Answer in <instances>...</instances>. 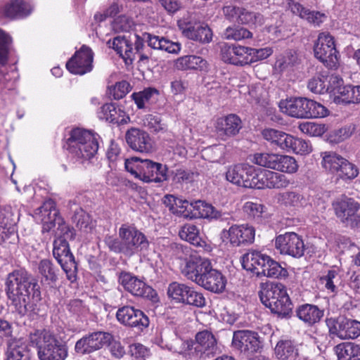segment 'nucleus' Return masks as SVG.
<instances>
[{
    "mask_svg": "<svg viewBox=\"0 0 360 360\" xmlns=\"http://www.w3.org/2000/svg\"><path fill=\"white\" fill-rule=\"evenodd\" d=\"M304 108V118L324 117L328 114V110L325 106L313 100L305 98Z\"/></svg>",
    "mask_w": 360,
    "mask_h": 360,
    "instance_id": "obj_39",
    "label": "nucleus"
},
{
    "mask_svg": "<svg viewBox=\"0 0 360 360\" xmlns=\"http://www.w3.org/2000/svg\"><path fill=\"white\" fill-rule=\"evenodd\" d=\"M36 212V219H40L42 225H63V219L58 215V212L55 207V202L52 200L44 202Z\"/></svg>",
    "mask_w": 360,
    "mask_h": 360,
    "instance_id": "obj_25",
    "label": "nucleus"
},
{
    "mask_svg": "<svg viewBox=\"0 0 360 360\" xmlns=\"http://www.w3.org/2000/svg\"><path fill=\"white\" fill-rule=\"evenodd\" d=\"M262 302L271 311L281 319H290L292 315L293 304L281 283L271 284L260 295Z\"/></svg>",
    "mask_w": 360,
    "mask_h": 360,
    "instance_id": "obj_6",
    "label": "nucleus"
},
{
    "mask_svg": "<svg viewBox=\"0 0 360 360\" xmlns=\"http://www.w3.org/2000/svg\"><path fill=\"white\" fill-rule=\"evenodd\" d=\"M191 210L192 202H190L186 200L179 199L172 213L184 219H191V213L190 212H191Z\"/></svg>",
    "mask_w": 360,
    "mask_h": 360,
    "instance_id": "obj_62",
    "label": "nucleus"
},
{
    "mask_svg": "<svg viewBox=\"0 0 360 360\" xmlns=\"http://www.w3.org/2000/svg\"><path fill=\"white\" fill-rule=\"evenodd\" d=\"M322 284L331 292H337L338 284L340 283V276L338 271L330 269L327 271L326 275L320 278Z\"/></svg>",
    "mask_w": 360,
    "mask_h": 360,
    "instance_id": "obj_46",
    "label": "nucleus"
},
{
    "mask_svg": "<svg viewBox=\"0 0 360 360\" xmlns=\"http://www.w3.org/2000/svg\"><path fill=\"white\" fill-rule=\"evenodd\" d=\"M275 247L281 254L300 257L304 255V245L303 240L295 232L279 235L275 240Z\"/></svg>",
    "mask_w": 360,
    "mask_h": 360,
    "instance_id": "obj_17",
    "label": "nucleus"
},
{
    "mask_svg": "<svg viewBox=\"0 0 360 360\" xmlns=\"http://www.w3.org/2000/svg\"><path fill=\"white\" fill-rule=\"evenodd\" d=\"M279 200L287 206L299 207L304 202L302 195L295 191H286L280 195Z\"/></svg>",
    "mask_w": 360,
    "mask_h": 360,
    "instance_id": "obj_52",
    "label": "nucleus"
},
{
    "mask_svg": "<svg viewBox=\"0 0 360 360\" xmlns=\"http://www.w3.org/2000/svg\"><path fill=\"white\" fill-rule=\"evenodd\" d=\"M199 22L195 16L188 14L179 19L177 25L183 35L190 39V34H193Z\"/></svg>",
    "mask_w": 360,
    "mask_h": 360,
    "instance_id": "obj_40",
    "label": "nucleus"
},
{
    "mask_svg": "<svg viewBox=\"0 0 360 360\" xmlns=\"http://www.w3.org/2000/svg\"><path fill=\"white\" fill-rule=\"evenodd\" d=\"M143 121L144 126L155 133H165L167 131V124L162 121L158 115H147Z\"/></svg>",
    "mask_w": 360,
    "mask_h": 360,
    "instance_id": "obj_45",
    "label": "nucleus"
},
{
    "mask_svg": "<svg viewBox=\"0 0 360 360\" xmlns=\"http://www.w3.org/2000/svg\"><path fill=\"white\" fill-rule=\"evenodd\" d=\"M29 341L37 348L40 360H65L68 357V345L47 328H34L30 332Z\"/></svg>",
    "mask_w": 360,
    "mask_h": 360,
    "instance_id": "obj_3",
    "label": "nucleus"
},
{
    "mask_svg": "<svg viewBox=\"0 0 360 360\" xmlns=\"http://www.w3.org/2000/svg\"><path fill=\"white\" fill-rule=\"evenodd\" d=\"M262 15L242 8L238 22L246 25H256L262 22Z\"/></svg>",
    "mask_w": 360,
    "mask_h": 360,
    "instance_id": "obj_58",
    "label": "nucleus"
},
{
    "mask_svg": "<svg viewBox=\"0 0 360 360\" xmlns=\"http://www.w3.org/2000/svg\"><path fill=\"white\" fill-rule=\"evenodd\" d=\"M129 146L139 153H148L153 150V141L149 134L139 129L131 128L125 135Z\"/></svg>",
    "mask_w": 360,
    "mask_h": 360,
    "instance_id": "obj_22",
    "label": "nucleus"
},
{
    "mask_svg": "<svg viewBox=\"0 0 360 360\" xmlns=\"http://www.w3.org/2000/svg\"><path fill=\"white\" fill-rule=\"evenodd\" d=\"M223 37L227 40L240 41L252 38V34L246 28L240 26H230L224 30Z\"/></svg>",
    "mask_w": 360,
    "mask_h": 360,
    "instance_id": "obj_42",
    "label": "nucleus"
},
{
    "mask_svg": "<svg viewBox=\"0 0 360 360\" xmlns=\"http://www.w3.org/2000/svg\"><path fill=\"white\" fill-rule=\"evenodd\" d=\"M240 226H230L229 230H223L221 233V238L223 242H229L233 245L238 246L240 245Z\"/></svg>",
    "mask_w": 360,
    "mask_h": 360,
    "instance_id": "obj_61",
    "label": "nucleus"
},
{
    "mask_svg": "<svg viewBox=\"0 0 360 360\" xmlns=\"http://www.w3.org/2000/svg\"><path fill=\"white\" fill-rule=\"evenodd\" d=\"M252 161L259 166L290 174L296 173L299 168L295 158L288 155L256 153L254 155Z\"/></svg>",
    "mask_w": 360,
    "mask_h": 360,
    "instance_id": "obj_8",
    "label": "nucleus"
},
{
    "mask_svg": "<svg viewBox=\"0 0 360 360\" xmlns=\"http://www.w3.org/2000/svg\"><path fill=\"white\" fill-rule=\"evenodd\" d=\"M100 120L111 123L123 124L126 122V113L115 103H110L102 105L98 111Z\"/></svg>",
    "mask_w": 360,
    "mask_h": 360,
    "instance_id": "obj_29",
    "label": "nucleus"
},
{
    "mask_svg": "<svg viewBox=\"0 0 360 360\" xmlns=\"http://www.w3.org/2000/svg\"><path fill=\"white\" fill-rule=\"evenodd\" d=\"M300 131L310 136H321L326 131L325 124H319L313 122H305L300 124Z\"/></svg>",
    "mask_w": 360,
    "mask_h": 360,
    "instance_id": "obj_49",
    "label": "nucleus"
},
{
    "mask_svg": "<svg viewBox=\"0 0 360 360\" xmlns=\"http://www.w3.org/2000/svg\"><path fill=\"white\" fill-rule=\"evenodd\" d=\"M179 236L182 239L195 246H201L202 242L197 226H181Z\"/></svg>",
    "mask_w": 360,
    "mask_h": 360,
    "instance_id": "obj_41",
    "label": "nucleus"
},
{
    "mask_svg": "<svg viewBox=\"0 0 360 360\" xmlns=\"http://www.w3.org/2000/svg\"><path fill=\"white\" fill-rule=\"evenodd\" d=\"M134 53L141 51L144 46L143 41L148 43V46L153 49L165 51L169 53H177L181 50V45L177 42H173L163 37H159L148 32L143 34V39L136 35Z\"/></svg>",
    "mask_w": 360,
    "mask_h": 360,
    "instance_id": "obj_15",
    "label": "nucleus"
},
{
    "mask_svg": "<svg viewBox=\"0 0 360 360\" xmlns=\"http://www.w3.org/2000/svg\"><path fill=\"white\" fill-rule=\"evenodd\" d=\"M191 219H207L209 220H219L220 222L231 224L233 221L232 217L229 213H221L211 204L203 200H195L192 202Z\"/></svg>",
    "mask_w": 360,
    "mask_h": 360,
    "instance_id": "obj_18",
    "label": "nucleus"
},
{
    "mask_svg": "<svg viewBox=\"0 0 360 360\" xmlns=\"http://www.w3.org/2000/svg\"><path fill=\"white\" fill-rule=\"evenodd\" d=\"M280 110L293 117L304 118L305 98H291L279 102Z\"/></svg>",
    "mask_w": 360,
    "mask_h": 360,
    "instance_id": "obj_30",
    "label": "nucleus"
},
{
    "mask_svg": "<svg viewBox=\"0 0 360 360\" xmlns=\"http://www.w3.org/2000/svg\"><path fill=\"white\" fill-rule=\"evenodd\" d=\"M134 26L133 20L125 15H121L114 19L112 27L115 32H129Z\"/></svg>",
    "mask_w": 360,
    "mask_h": 360,
    "instance_id": "obj_59",
    "label": "nucleus"
},
{
    "mask_svg": "<svg viewBox=\"0 0 360 360\" xmlns=\"http://www.w3.org/2000/svg\"><path fill=\"white\" fill-rule=\"evenodd\" d=\"M190 286L178 282L171 283L167 288V295L177 303L184 304Z\"/></svg>",
    "mask_w": 360,
    "mask_h": 360,
    "instance_id": "obj_38",
    "label": "nucleus"
},
{
    "mask_svg": "<svg viewBox=\"0 0 360 360\" xmlns=\"http://www.w3.org/2000/svg\"><path fill=\"white\" fill-rule=\"evenodd\" d=\"M326 324L332 338L340 340L355 339L360 336V321L344 316L327 318Z\"/></svg>",
    "mask_w": 360,
    "mask_h": 360,
    "instance_id": "obj_10",
    "label": "nucleus"
},
{
    "mask_svg": "<svg viewBox=\"0 0 360 360\" xmlns=\"http://www.w3.org/2000/svg\"><path fill=\"white\" fill-rule=\"evenodd\" d=\"M181 272L188 279L209 291L221 292L225 288V277L212 268L208 259L191 256L186 261Z\"/></svg>",
    "mask_w": 360,
    "mask_h": 360,
    "instance_id": "obj_2",
    "label": "nucleus"
},
{
    "mask_svg": "<svg viewBox=\"0 0 360 360\" xmlns=\"http://www.w3.org/2000/svg\"><path fill=\"white\" fill-rule=\"evenodd\" d=\"M125 169L143 182L160 183L167 179V167L148 159L131 158L124 162Z\"/></svg>",
    "mask_w": 360,
    "mask_h": 360,
    "instance_id": "obj_5",
    "label": "nucleus"
},
{
    "mask_svg": "<svg viewBox=\"0 0 360 360\" xmlns=\"http://www.w3.org/2000/svg\"><path fill=\"white\" fill-rule=\"evenodd\" d=\"M285 266V263L283 266L281 263L271 257L266 269H264V271H261V274L269 278L285 279L288 276V271Z\"/></svg>",
    "mask_w": 360,
    "mask_h": 360,
    "instance_id": "obj_36",
    "label": "nucleus"
},
{
    "mask_svg": "<svg viewBox=\"0 0 360 360\" xmlns=\"http://www.w3.org/2000/svg\"><path fill=\"white\" fill-rule=\"evenodd\" d=\"M190 39L202 44L210 43L212 39V32L207 25L200 21L193 34H190Z\"/></svg>",
    "mask_w": 360,
    "mask_h": 360,
    "instance_id": "obj_44",
    "label": "nucleus"
},
{
    "mask_svg": "<svg viewBox=\"0 0 360 360\" xmlns=\"http://www.w3.org/2000/svg\"><path fill=\"white\" fill-rule=\"evenodd\" d=\"M158 91L155 88H146L142 91L134 93L131 96L138 108L141 109L149 103L155 96L158 95Z\"/></svg>",
    "mask_w": 360,
    "mask_h": 360,
    "instance_id": "obj_43",
    "label": "nucleus"
},
{
    "mask_svg": "<svg viewBox=\"0 0 360 360\" xmlns=\"http://www.w3.org/2000/svg\"><path fill=\"white\" fill-rule=\"evenodd\" d=\"M98 136L97 134L82 128L71 130L67 140L70 158L79 164L92 158L98 149Z\"/></svg>",
    "mask_w": 360,
    "mask_h": 360,
    "instance_id": "obj_4",
    "label": "nucleus"
},
{
    "mask_svg": "<svg viewBox=\"0 0 360 360\" xmlns=\"http://www.w3.org/2000/svg\"><path fill=\"white\" fill-rule=\"evenodd\" d=\"M311 151L312 146L309 141L295 136L292 137L290 152L301 155H306L309 154Z\"/></svg>",
    "mask_w": 360,
    "mask_h": 360,
    "instance_id": "obj_54",
    "label": "nucleus"
},
{
    "mask_svg": "<svg viewBox=\"0 0 360 360\" xmlns=\"http://www.w3.org/2000/svg\"><path fill=\"white\" fill-rule=\"evenodd\" d=\"M117 320L122 325L143 330L149 326L148 317L140 309L129 305L120 307L116 312Z\"/></svg>",
    "mask_w": 360,
    "mask_h": 360,
    "instance_id": "obj_14",
    "label": "nucleus"
},
{
    "mask_svg": "<svg viewBox=\"0 0 360 360\" xmlns=\"http://www.w3.org/2000/svg\"><path fill=\"white\" fill-rule=\"evenodd\" d=\"M5 285L7 297L20 316L35 313L41 295L40 287L31 274L25 269H15L8 274Z\"/></svg>",
    "mask_w": 360,
    "mask_h": 360,
    "instance_id": "obj_1",
    "label": "nucleus"
},
{
    "mask_svg": "<svg viewBox=\"0 0 360 360\" xmlns=\"http://www.w3.org/2000/svg\"><path fill=\"white\" fill-rule=\"evenodd\" d=\"M32 9V6L23 0H11L5 5L4 12L8 18H23L30 15Z\"/></svg>",
    "mask_w": 360,
    "mask_h": 360,
    "instance_id": "obj_33",
    "label": "nucleus"
},
{
    "mask_svg": "<svg viewBox=\"0 0 360 360\" xmlns=\"http://www.w3.org/2000/svg\"><path fill=\"white\" fill-rule=\"evenodd\" d=\"M338 360H360V345L345 342L334 347Z\"/></svg>",
    "mask_w": 360,
    "mask_h": 360,
    "instance_id": "obj_34",
    "label": "nucleus"
},
{
    "mask_svg": "<svg viewBox=\"0 0 360 360\" xmlns=\"http://www.w3.org/2000/svg\"><path fill=\"white\" fill-rule=\"evenodd\" d=\"M207 61L200 56L187 55L175 60L174 66L179 70H204L207 68Z\"/></svg>",
    "mask_w": 360,
    "mask_h": 360,
    "instance_id": "obj_35",
    "label": "nucleus"
},
{
    "mask_svg": "<svg viewBox=\"0 0 360 360\" xmlns=\"http://www.w3.org/2000/svg\"><path fill=\"white\" fill-rule=\"evenodd\" d=\"M6 360H30L28 345L22 338H13L7 342Z\"/></svg>",
    "mask_w": 360,
    "mask_h": 360,
    "instance_id": "obj_26",
    "label": "nucleus"
},
{
    "mask_svg": "<svg viewBox=\"0 0 360 360\" xmlns=\"http://www.w3.org/2000/svg\"><path fill=\"white\" fill-rule=\"evenodd\" d=\"M275 355L280 360H295L299 356V349L291 340H280L274 349Z\"/></svg>",
    "mask_w": 360,
    "mask_h": 360,
    "instance_id": "obj_32",
    "label": "nucleus"
},
{
    "mask_svg": "<svg viewBox=\"0 0 360 360\" xmlns=\"http://www.w3.org/2000/svg\"><path fill=\"white\" fill-rule=\"evenodd\" d=\"M97 351L106 346L107 342L112 338V333L103 330H96L88 333Z\"/></svg>",
    "mask_w": 360,
    "mask_h": 360,
    "instance_id": "obj_56",
    "label": "nucleus"
},
{
    "mask_svg": "<svg viewBox=\"0 0 360 360\" xmlns=\"http://www.w3.org/2000/svg\"><path fill=\"white\" fill-rule=\"evenodd\" d=\"M11 37L4 30L0 29V65H5L7 63L10 46Z\"/></svg>",
    "mask_w": 360,
    "mask_h": 360,
    "instance_id": "obj_50",
    "label": "nucleus"
},
{
    "mask_svg": "<svg viewBox=\"0 0 360 360\" xmlns=\"http://www.w3.org/2000/svg\"><path fill=\"white\" fill-rule=\"evenodd\" d=\"M335 214L342 223L360 222V215L357 212L360 208L359 202L354 198L342 195L333 203Z\"/></svg>",
    "mask_w": 360,
    "mask_h": 360,
    "instance_id": "obj_16",
    "label": "nucleus"
},
{
    "mask_svg": "<svg viewBox=\"0 0 360 360\" xmlns=\"http://www.w3.org/2000/svg\"><path fill=\"white\" fill-rule=\"evenodd\" d=\"M118 283L126 291L134 296L141 297L153 302L158 300L156 291L147 285L143 280L131 272L125 271L120 272L118 274Z\"/></svg>",
    "mask_w": 360,
    "mask_h": 360,
    "instance_id": "obj_12",
    "label": "nucleus"
},
{
    "mask_svg": "<svg viewBox=\"0 0 360 360\" xmlns=\"http://www.w3.org/2000/svg\"><path fill=\"white\" fill-rule=\"evenodd\" d=\"M221 57L223 61L235 65H246L252 63L250 47L230 46L224 44L221 47Z\"/></svg>",
    "mask_w": 360,
    "mask_h": 360,
    "instance_id": "obj_20",
    "label": "nucleus"
},
{
    "mask_svg": "<svg viewBox=\"0 0 360 360\" xmlns=\"http://www.w3.org/2000/svg\"><path fill=\"white\" fill-rule=\"evenodd\" d=\"M53 255L58 262H61L62 259L72 255L68 241L56 238L53 241Z\"/></svg>",
    "mask_w": 360,
    "mask_h": 360,
    "instance_id": "obj_47",
    "label": "nucleus"
},
{
    "mask_svg": "<svg viewBox=\"0 0 360 360\" xmlns=\"http://www.w3.org/2000/svg\"><path fill=\"white\" fill-rule=\"evenodd\" d=\"M242 128V122L240 117L231 114L225 117L218 119L217 122V131L222 139L236 135Z\"/></svg>",
    "mask_w": 360,
    "mask_h": 360,
    "instance_id": "obj_24",
    "label": "nucleus"
},
{
    "mask_svg": "<svg viewBox=\"0 0 360 360\" xmlns=\"http://www.w3.org/2000/svg\"><path fill=\"white\" fill-rule=\"evenodd\" d=\"M119 236L127 252L142 250L148 246L146 237L134 226H122L119 231Z\"/></svg>",
    "mask_w": 360,
    "mask_h": 360,
    "instance_id": "obj_21",
    "label": "nucleus"
},
{
    "mask_svg": "<svg viewBox=\"0 0 360 360\" xmlns=\"http://www.w3.org/2000/svg\"><path fill=\"white\" fill-rule=\"evenodd\" d=\"M326 80L323 76H314L309 80L307 88L314 94H323L329 90V87L326 84Z\"/></svg>",
    "mask_w": 360,
    "mask_h": 360,
    "instance_id": "obj_51",
    "label": "nucleus"
},
{
    "mask_svg": "<svg viewBox=\"0 0 360 360\" xmlns=\"http://www.w3.org/2000/svg\"><path fill=\"white\" fill-rule=\"evenodd\" d=\"M97 351L89 334L79 339L75 345V352L79 355L90 354Z\"/></svg>",
    "mask_w": 360,
    "mask_h": 360,
    "instance_id": "obj_48",
    "label": "nucleus"
},
{
    "mask_svg": "<svg viewBox=\"0 0 360 360\" xmlns=\"http://www.w3.org/2000/svg\"><path fill=\"white\" fill-rule=\"evenodd\" d=\"M295 313L297 317L309 326L319 323L324 315L323 309L311 304H303L298 306Z\"/></svg>",
    "mask_w": 360,
    "mask_h": 360,
    "instance_id": "obj_27",
    "label": "nucleus"
},
{
    "mask_svg": "<svg viewBox=\"0 0 360 360\" xmlns=\"http://www.w3.org/2000/svg\"><path fill=\"white\" fill-rule=\"evenodd\" d=\"M109 47L112 48L126 63H131L135 59L133 44L124 37L117 36L108 41Z\"/></svg>",
    "mask_w": 360,
    "mask_h": 360,
    "instance_id": "obj_28",
    "label": "nucleus"
},
{
    "mask_svg": "<svg viewBox=\"0 0 360 360\" xmlns=\"http://www.w3.org/2000/svg\"><path fill=\"white\" fill-rule=\"evenodd\" d=\"M58 264L66 274L67 278L69 281H73L76 279L77 264L73 255L62 259L61 262H58Z\"/></svg>",
    "mask_w": 360,
    "mask_h": 360,
    "instance_id": "obj_53",
    "label": "nucleus"
},
{
    "mask_svg": "<svg viewBox=\"0 0 360 360\" xmlns=\"http://www.w3.org/2000/svg\"><path fill=\"white\" fill-rule=\"evenodd\" d=\"M92 63V51L89 47L82 46L67 62L66 68L72 74L82 75L91 71Z\"/></svg>",
    "mask_w": 360,
    "mask_h": 360,
    "instance_id": "obj_19",
    "label": "nucleus"
},
{
    "mask_svg": "<svg viewBox=\"0 0 360 360\" xmlns=\"http://www.w3.org/2000/svg\"><path fill=\"white\" fill-rule=\"evenodd\" d=\"M349 89H350V85L334 86L333 89H331L334 95V102L338 104L349 103V101L346 99L350 96V91Z\"/></svg>",
    "mask_w": 360,
    "mask_h": 360,
    "instance_id": "obj_63",
    "label": "nucleus"
},
{
    "mask_svg": "<svg viewBox=\"0 0 360 360\" xmlns=\"http://www.w3.org/2000/svg\"><path fill=\"white\" fill-rule=\"evenodd\" d=\"M232 345L247 356L257 353L262 349V342L259 334L249 330L235 331Z\"/></svg>",
    "mask_w": 360,
    "mask_h": 360,
    "instance_id": "obj_13",
    "label": "nucleus"
},
{
    "mask_svg": "<svg viewBox=\"0 0 360 360\" xmlns=\"http://www.w3.org/2000/svg\"><path fill=\"white\" fill-rule=\"evenodd\" d=\"M128 354L136 359L146 360L151 354L150 349L141 343H132L129 345Z\"/></svg>",
    "mask_w": 360,
    "mask_h": 360,
    "instance_id": "obj_60",
    "label": "nucleus"
},
{
    "mask_svg": "<svg viewBox=\"0 0 360 360\" xmlns=\"http://www.w3.org/2000/svg\"><path fill=\"white\" fill-rule=\"evenodd\" d=\"M243 211L250 217L257 218L262 217L264 212V206L260 203L253 202H246L243 207Z\"/></svg>",
    "mask_w": 360,
    "mask_h": 360,
    "instance_id": "obj_64",
    "label": "nucleus"
},
{
    "mask_svg": "<svg viewBox=\"0 0 360 360\" xmlns=\"http://www.w3.org/2000/svg\"><path fill=\"white\" fill-rule=\"evenodd\" d=\"M299 63L297 54L295 51H289L280 56L276 63L275 68L281 72L290 71Z\"/></svg>",
    "mask_w": 360,
    "mask_h": 360,
    "instance_id": "obj_37",
    "label": "nucleus"
},
{
    "mask_svg": "<svg viewBox=\"0 0 360 360\" xmlns=\"http://www.w3.org/2000/svg\"><path fill=\"white\" fill-rule=\"evenodd\" d=\"M271 257L257 250H250L242 257L241 263L244 269L252 272L257 277L262 276Z\"/></svg>",
    "mask_w": 360,
    "mask_h": 360,
    "instance_id": "obj_23",
    "label": "nucleus"
},
{
    "mask_svg": "<svg viewBox=\"0 0 360 360\" xmlns=\"http://www.w3.org/2000/svg\"><path fill=\"white\" fill-rule=\"evenodd\" d=\"M322 165L345 181L352 180L359 174V169L354 164L335 153H324Z\"/></svg>",
    "mask_w": 360,
    "mask_h": 360,
    "instance_id": "obj_9",
    "label": "nucleus"
},
{
    "mask_svg": "<svg viewBox=\"0 0 360 360\" xmlns=\"http://www.w3.org/2000/svg\"><path fill=\"white\" fill-rule=\"evenodd\" d=\"M314 56L326 67L335 68L338 64V52L335 49L333 36L329 33L319 34L314 46Z\"/></svg>",
    "mask_w": 360,
    "mask_h": 360,
    "instance_id": "obj_11",
    "label": "nucleus"
},
{
    "mask_svg": "<svg viewBox=\"0 0 360 360\" xmlns=\"http://www.w3.org/2000/svg\"><path fill=\"white\" fill-rule=\"evenodd\" d=\"M186 345L189 355L195 359L212 357L219 350L214 335L208 330L198 332L195 336V341H187Z\"/></svg>",
    "mask_w": 360,
    "mask_h": 360,
    "instance_id": "obj_7",
    "label": "nucleus"
},
{
    "mask_svg": "<svg viewBox=\"0 0 360 360\" xmlns=\"http://www.w3.org/2000/svg\"><path fill=\"white\" fill-rule=\"evenodd\" d=\"M38 272L41 281L48 285H53L58 279L59 269L49 259H43L38 263Z\"/></svg>",
    "mask_w": 360,
    "mask_h": 360,
    "instance_id": "obj_31",
    "label": "nucleus"
},
{
    "mask_svg": "<svg viewBox=\"0 0 360 360\" xmlns=\"http://www.w3.org/2000/svg\"><path fill=\"white\" fill-rule=\"evenodd\" d=\"M186 298L184 304L192 305L198 308H202L206 305V300L202 293L196 291L192 287H190Z\"/></svg>",
    "mask_w": 360,
    "mask_h": 360,
    "instance_id": "obj_55",
    "label": "nucleus"
},
{
    "mask_svg": "<svg viewBox=\"0 0 360 360\" xmlns=\"http://www.w3.org/2000/svg\"><path fill=\"white\" fill-rule=\"evenodd\" d=\"M106 346L108 347L110 355L115 359H121L127 354L124 346L120 340H116L112 334L111 340L107 342Z\"/></svg>",
    "mask_w": 360,
    "mask_h": 360,
    "instance_id": "obj_57",
    "label": "nucleus"
}]
</instances>
